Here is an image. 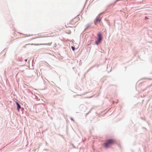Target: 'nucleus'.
Segmentation results:
<instances>
[{"label":"nucleus","mask_w":152,"mask_h":152,"mask_svg":"<svg viewBox=\"0 0 152 152\" xmlns=\"http://www.w3.org/2000/svg\"><path fill=\"white\" fill-rule=\"evenodd\" d=\"M103 14V13H100L96 17V18H100V16L102 15Z\"/></svg>","instance_id":"7"},{"label":"nucleus","mask_w":152,"mask_h":152,"mask_svg":"<svg viewBox=\"0 0 152 152\" xmlns=\"http://www.w3.org/2000/svg\"><path fill=\"white\" fill-rule=\"evenodd\" d=\"M91 25V23H88L86 26V28L85 29V30H86Z\"/></svg>","instance_id":"6"},{"label":"nucleus","mask_w":152,"mask_h":152,"mask_svg":"<svg viewBox=\"0 0 152 152\" xmlns=\"http://www.w3.org/2000/svg\"><path fill=\"white\" fill-rule=\"evenodd\" d=\"M101 20V18H96V19L94 20V23L95 25H96L97 23L100 22Z\"/></svg>","instance_id":"2"},{"label":"nucleus","mask_w":152,"mask_h":152,"mask_svg":"<svg viewBox=\"0 0 152 152\" xmlns=\"http://www.w3.org/2000/svg\"><path fill=\"white\" fill-rule=\"evenodd\" d=\"M114 140L112 139L107 140L106 142L104 143V146L107 148H109L110 146L114 143Z\"/></svg>","instance_id":"1"},{"label":"nucleus","mask_w":152,"mask_h":152,"mask_svg":"<svg viewBox=\"0 0 152 152\" xmlns=\"http://www.w3.org/2000/svg\"><path fill=\"white\" fill-rule=\"evenodd\" d=\"M71 48L72 50L73 51H74L75 50V48L73 46H72L71 47Z\"/></svg>","instance_id":"10"},{"label":"nucleus","mask_w":152,"mask_h":152,"mask_svg":"<svg viewBox=\"0 0 152 152\" xmlns=\"http://www.w3.org/2000/svg\"><path fill=\"white\" fill-rule=\"evenodd\" d=\"M93 97V96H91V97H88V98H90L91 97Z\"/></svg>","instance_id":"15"},{"label":"nucleus","mask_w":152,"mask_h":152,"mask_svg":"<svg viewBox=\"0 0 152 152\" xmlns=\"http://www.w3.org/2000/svg\"><path fill=\"white\" fill-rule=\"evenodd\" d=\"M103 14V13H100L96 17V18H100V16L102 15Z\"/></svg>","instance_id":"8"},{"label":"nucleus","mask_w":152,"mask_h":152,"mask_svg":"<svg viewBox=\"0 0 152 152\" xmlns=\"http://www.w3.org/2000/svg\"><path fill=\"white\" fill-rule=\"evenodd\" d=\"M102 40H99L98 39L97 40H96L95 42V43L96 45H98L101 42Z\"/></svg>","instance_id":"5"},{"label":"nucleus","mask_w":152,"mask_h":152,"mask_svg":"<svg viewBox=\"0 0 152 152\" xmlns=\"http://www.w3.org/2000/svg\"><path fill=\"white\" fill-rule=\"evenodd\" d=\"M46 45H50V43H49L46 44Z\"/></svg>","instance_id":"13"},{"label":"nucleus","mask_w":152,"mask_h":152,"mask_svg":"<svg viewBox=\"0 0 152 152\" xmlns=\"http://www.w3.org/2000/svg\"><path fill=\"white\" fill-rule=\"evenodd\" d=\"M70 119H71L72 121H74V119H73V118H72V117H70Z\"/></svg>","instance_id":"11"},{"label":"nucleus","mask_w":152,"mask_h":152,"mask_svg":"<svg viewBox=\"0 0 152 152\" xmlns=\"http://www.w3.org/2000/svg\"><path fill=\"white\" fill-rule=\"evenodd\" d=\"M16 103L17 106V108L18 111H20V109L21 108V106L19 103L16 102Z\"/></svg>","instance_id":"3"},{"label":"nucleus","mask_w":152,"mask_h":152,"mask_svg":"<svg viewBox=\"0 0 152 152\" xmlns=\"http://www.w3.org/2000/svg\"><path fill=\"white\" fill-rule=\"evenodd\" d=\"M97 36L98 37V39H99V40H102V37L101 36V34L99 32L98 34H97Z\"/></svg>","instance_id":"4"},{"label":"nucleus","mask_w":152,"mask_h":152,"mask_svg":"<svg viewBox=\"0 0 152 152\" xmlns=\"http://www.w3.org/2000/svg\"><path fill=\"white\" fill-rule=\"evenodd\" d=\"M95 66V65L94 66H91L89 69H88L87 71V72H88V71H89L91 69H92L93 68L94 66Z\"/></svg>","instance_id":"9"},{"label":"nucleus","mask_w":152,"mask_h":152,"mask_svg":"<svg viewBox=\"0 0 152 152\" xmlns=\"http://www.w3.org/2000/svg\"><path fill=\"white\" fill-rule=\"evenodd\" d=\"M25 61H27V59H26L25 60Z\"/></svg>","instance_id":"14"},{"label":"nucleus","mask_w":152,"mask_h":152,"mask_svg":"<svg viewBox=\"0 0 152 152\" xmlns=\"http://www.w3.org/2000/svg\"><path fill=\"white\" fill-rule=\"evenodd\" d=\"M148 19V18L147 16H145V19L147 20Z\"/></svg>","instance_id":"12"}]
</instances>
